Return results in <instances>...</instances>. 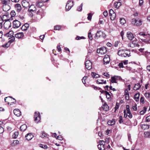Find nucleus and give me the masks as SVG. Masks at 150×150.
I'll use <instances>...</instances> for the list:
<instances>
[{
	"label": "nucleus",
	"instance_id": "nucleus-59",
	"mask_svg": "<svg viewBox=\"0 0 150 150\" xmlns=\"http://www.w3.org/2000/svg\"><path fill=\"white\" fill-rule=\"evenodd\" d=\"M144 3V1L143 0H139V5L141 6Z\"/></svg>",
	"mask_w": 150,
	"mask_h": 150
},
{
	"label": "nucleus",
	"instance_id": "nucleus-39",
	"mask_svg": "<svg viewBox=\"0 0 150 150\" xmlns=\"http://www.w3.org/2000/svg\"><path fill=\"white\" fill-rule=\"evenodd\" d=\"M110 18L111 20H114L115 19L116 17L115 13L113 14L110 15Z\"/></svg>",
	"mask_w": 150,
	"mask_h": 150
},
{
	"label": "nucleus",
	"instance_id": "nucleus-15",
	"mask_svg": "<svg viewBox=\"0 0 150 150\" xmlns=\"http://www.w3.org/2000/svg\"><path fill=\"white\" fill-rule=\"evenodd\" d=\"M28 10L31 12H34L36 11V8L35 6L34 5H31L29 8Z\"/></svg>",
	"mask_w": 150,
	"mask_h": 150
},
{
	"label": "nucleus",
	"instance_id": "nucleus-4",
	"mask_svg": "<svg viewBox=\"0 0 150 150\" xmlns=\"http://www.w3.org/2000/svg\"><path fill=\"white\" fill-rule=\"evenodd\" d=\"M73 1L71 2V0H69L67 1L65 7L66 11H68L71 9L73 6Z\"/></svg>",
	"mask_w": 150,
	"mask_h": 150
},
{
	"label": "nucleus",
	"instance_id": "nucleus-10",
	"mask_svg": "<svg viewBox=\"0 0 150 150\" xmlns=\"http://www.w3.org/2000/svg\"><path fill=\"white\" fill-rule=\"evenodd\" d=\"M85 66L86 68L88 70H90L92 68V63L89 60H86L85 63Z\"/></svg>",
	"mask_w": 150,
	"mask_h": 150
},
{
	"label": "nucleus",
	"instance_id": "nucleus-24",
	"mask_svg": "<svg viewBox=\"0 0 150 150\" xmlns=\"http://www.w3.org/2000/svg\"><path fill=\"white\" fill-rule=\"evenodd\" d=\"M118 77L117 76H115L112 77L111 78V80L110 82L112 83H117L116 80L117 79Z\"/></svg>",
	"mask_w": 150,
	"mask_h": 150
},
{
	"label": "nucleus",
	"instance_id": "nucleus-8",
	"mask_svg": "<svg viewBox=\"0 0 150 150\" xmlns=\"http://www.w3.org/2000/svg\"><path fill=\"white\" fill-rule=\"evenodd\" d=\"M99 144L98 145V148L99 150H104L105 149L104 141L100 140L99 142Z\"/></svg>",
	"mask_w": 150,
	"mask_h": 150
},
{
	"label": "nucleus",
	"instance_id": "nucleus-31",
	"mask_svg": "<svg viewBox=\"0 0 150 150\" xmlns=\"http://www.w3.org/2000/svg\"><path fill=\"white\" fill-rule=\"evenodd\" d=\"M12 98L11 96H8V97L5 98L4 99L5 102L7 103V104H9V103L8 101L10 99H11Z\"/></svg>",
	"mask_w": 150,
	"mask_h": 150
},
{
	"label": "nucleus",
	"instance_id": "nucleus-16",
	"mask_svg": "<svg viewBox=\"0 0 150 150\" xmlns=\"http://www.w3.org/2000/svg\"><path fill=\"white\" fill-rule=\"evenodd\" d=\"M15 36L17 38L20 39L23 38L24 36V35L23 33H18L15 35Z\"/></svg>",
	"mask_w": 150,
	"mask_h": 150
},
{
	"label": "nucleus",
	"instance_id": "nucleus-57",
	"mask_svg": "<svg viewBox=\"0 0 150 150\" xmlns=\"http://www.w3.org/2000/svg\"><path fill=\"white\" fill-rule=\"evenodd\" d=\"M119 106V104L117 103H116L115 106V112L118 108Z\"/></svg>",
	"mask_w": 150,
	"mask_h": 150
},
{
	"label": "nucleus",
	"instance_id": "nucleus-45",
	"mask_svg": "<svg viewBox=\"0 0 150 150\" xmlns=\"http://www.w3.org/2000/svg\"><path fill=\"white\" fill-rule=\"evenodd\" d=\"M16 13L14 11H11L10 13L11 17H14L16 15Z\"/></svg>",
	"mask_w": 150,
	"mask_h": 150
},
{
	"label": "nucleus",
	"instance_id": "nucleus-13",
	"mask_svg": "<svg viewBox=\"0 0 150 150\" xmlns=\"http://www.w3.org/2000/svg\"><path fill=\"white\" fill-rule=\"evenodd\" d=\"M127 37L128 39L130 40H132L134 38V37L132 33L131 32H128L127 33Z\"/></svg>",
	"mask_w": 150,
	"mask_h": 150
},
{
	"label": "nucleus",
	"instance_id": "nucleus-33",
	"mask_svg": "<svg viewBox=\"0 0 150 150\" xmlns=\"http://www.w3.org/2000/svg\"><path fill=\"white\" fill-rule=\"evenodd\" d=\"M144 96L149 100H150V94L149 93H145L144 94Z\"/></svg>",
	"mask_w": 150,
	"mask_h": 150
},
{
	"label": "nucleus",
	"instance_id": "nucleus-41",
	"mask_svg": "<svg viewBox=\"0 0 150 150\" xmlns=\"http://www.w3.org/2000/svg\"><path fill=\"white\" fill-rule=\"evenodd\" d=\"M13 33L12 31H10L6 34V35L8 37H11L13 35Z\"/></svg>",
	"mask_w": 150,
	"mask_h": 150
},
{
	"label": "nucleus",
	"instance_id": "nucleus-7",
	"mask_svg": "<svg viewBox=\"0 0 150 150\" xmlns=\"http://www.w3.org/2000/svg\"><path fill=\"white\" fill-rule=\"evenodd\" d=\"M13 28H19L21 25V22L17 20H15L13 22Z\"/></svg>",
	"mask_w": 150,
	"mask_h": 150
},
{
	"label": "nucleus",
	"instance_id": "nucleus-26",
	"mask_svg": "<svg viewBox=\"0 0 150 150\" xmlns=\"http://www.w3.org/2000/svg\"><path fill=\"white\" fill-rule=\"evenodd\" d=\"M97 83L98 84H105L106 82V81H104L103 79H99L97 81Z\"/></svg>",
	"mask_w": 150,
	"mask_h": 150
},
{
	"label": "nucleus",
	"instance_id": "nucleus-9",
	"mask_svg": "<svg viewBox=\"0 0 150 150\" xmlns=\"http://www.w3.org/2000/svg\"><path fill=\"white\" fill-rule=\"evenodd\" d=\"M97 52L98 53H100L101 54H104L106 53L107 50L105 47H102L100 48L99 49H98L97 50Z\"/></svg>",
	"mask_w": 150,
	"mask_h": 150
},
{
	"label": "nucleus",
	"instance_id": "nucleus-32",
	"mask_svg": "<svg viewBox=\"0 0 150 150\" xmlns=\"http://www.w3.org/2000/svg\"><path fill=\"white\" fill-rule=\"evenodd\" d=\"M120 23L122 25H124L126 23V21L124 18H120Z\"/></svg>",
	"mask_w": 150,
	"mask_h": 150
},
{
	"label": "nucleus",
	"instance_id": "nucleus-36",
	"mask_svg": "<svg viewBox=\"0 0 150 150\" xmlns=\"http://www.w3.org/2000/svg\"><path fill=\"white\" fill-rule=\"evenodd\" d=\"M144 136L146 137H150V132H146L144 133Z\"/></svg>",
	"mask_w": 150,
	"mask_h": 150
},
{
	"label": "nucleus",
	"instance_id": "nucleus-3",
	"mask_svg": "<svg viewBox=\"0 0 150 150\" xmlns=\"http://www.w3.org/2000/svg\"><path fill=\"white\" fill-rule=\"evenodd\" d=\"M132 24L134 25L137 26H139L142 25V22L141 20L137 21L135 18L132 19Z\"/></svg>",
	"mask_w": 150,
	"mask_h": 150
},
{
	"label": "nucleus",
	"instance_id": "nucleus-50",
	"mask_svg": "<svg viewBox=\"0 0 150 150\" xmlns=\"http://www.w3.org/2000/svg\"><path fill=\"white\" fill-rule=\"evenodd\" d=\"M47 136V134L45 132H43L40 136L42 138H44Z\"/></svg>",
	"mask_w": 150,
	"mask_h": 150
},
{
	"label": "nucleus",
	"instance_id": "nucleus-19",
	"mask_svg": "<svg viewBox=\"0 0 150 150\" xmlns=\"http://www.w3.org/2000/svg\"><path fill=\"white\" fill-rule=\"evenodd\" d=\"M29 27V25L27 23H26L23 25L21 29L23 31H25L27 30Z\"/></svg>",
	"mask_w": 150,
	"mask_h": 150
},
{
	"label": "nucleus",
	"instance_id": "nucleus-52",
	"mask_svg": "<svg viewBox=\"0 0 150 150\" xmlns=\"http://www.w3.org/2000/svg\"><path fill=\"white\" fill-rule=\"evenodd\" d=\"M86 78H87V76H85L83 77V78H82V82L84 84H85L86 83L85 80L86 79Z\"/></svg>",
	"mask_w": 150,
	"mask_h": 150
},
{
	"label": "nucleus",
	"instance_id": "nucleus-1",
	"mask_svg": "<svg viewBox=\"0 0 150 150\" xmlns=\"http://www.w3.org/2000/svg\"><path fill=\"white\" fill-rule=\"evenodd\" d=\"M2 4L4 5L3 7V10L4 11H7L10 8V6L8 4L10 2V0H1Z\"/></svg>",
	"mask_w": 150,
	"mask_h": 150
},
{
	"label": "nucleus",
	"instance_id": "nucleus-46",
	"mask_svg": "<svg viewBox=\"0 0 150 150\" xmlns=\"http://www.w3.org/2000/svg\"><path fill=\"white\" fill-rule=\"evenodd\" d=\"M88 16L87 17V19L88 20L91 21V20L92 17V14L90 13H88Z\"/></svg>",
	"mask_w": 150,
	"mask_h": 150
},
{
	"label": "nucleus",
	"instance_id": "nucleus-12",
	"mask_svg": "<svg viewBox=\"0 0 150 150\" xmlns=\"http://www.w3.org/2000/svg\"><path fill=\"white\" fill-rule=\"evenodd\" d=\"M22 4L23 6L26 8L29 7L30 6L28 2L25 0H23L22 1Z\"/></svg>",
	"mask_w": 150,
	"mask_h": 150
},
{
	"label": "nucleus",
	"instance_id": "nucleus-51",
	"mask_svg": "<svg viewBox=\"0 0 150 150\" xmlns=\"http://www.w3.org/2000/svg\"><path fill=\"white\" fill-rule=\"evenodd\" d=\"M61 28L60 26L59 25H56L54 26V30H59Z\"/></svg>",
	"mask_w": 150,
	"mask_h": 150
},
{
	"label": "nucleus",
	"instance_id": "nucleus-20",
	"mask_svg": "<svg viewBox=\"0 0 150 150\" xmlns=\"http://www.w3.org/2000/svg\"><path fill=\"white\" fill-rule=\"evenodd\" d=\"M102 33H103V32L100 31H97L96 34L95 38L96 39H97L99 38H100L101 35H102Z\"/></svg>",
	"mask_w": 150,
	"mask_h": 150
},
{
	"label": "nucleus",
	"instance_id": "nucleus-58",
	"mask_svg": "<svg viewBox=\"0 0 150 150\" xmlns=\"http://www.w3.org/2000/svg\"><path fill=\"white\" fill-rule=\"evenodd\" d=\"M127 115L130 118H131L132 117V115L131 114L130 111L129 112H127Z\"/></svg>",
	"mask_w": 150,
	"mask_h": 150
},
{
	"label": "nucleus",
	"instance_id": "nucleus-47",
	"mask_svg": "<svg viewBox=\"0 0 150 150\" xmlns=\"http://www.w3.org/2000/svg\"><path fill=\"white\" fill-rule=\"evenodd\" d=\"M85 38L83 36L80 37L77 36L76 38V39L77 40H79L81 39H84Z\"/></svg>",
	"mask_w": 150,
	"mask_h": 150
},
{
	"label": "nucleus",
	"instance_id": "nucleus-22",
	"mask_svg": "<svg viewBox=\"0 0 150 150\" xmlns=\"http://www.w3.org/2000/svg\"><path fill=\"white\" fill-rule=\"evenodd\" d=\"M32 137L33 136L30 133H28L25 136L26 139L29 141L30 140L32 139Z\"/></svg>",
	"mask_w": 150,
	"mask_h": 150
},
{
	"label": "nucleus",
	"instance_id": "nucleus-61",
	"mask_svg": "<svg viewBox=\"0 0 150 150\" xmlns=\"http://www.w3.org/2000/svg\"><path fill=\"white\" fill-rule=\"evenodd\" d=\"M4 132V128L0 126V133H2Z\"/></svg>",
	"mask_w": 150,
	"mask_h": 150
},
{
	"label": "nucleus",
	"instance_id": "nucleus-18",
	"mask_svg": "<svg viewBox=\"0 0 150 150\" xmlns=\"http://www.w3.org/2000/svg\"><path fill=\"white\" fill-rule=\"evenodd\" d=\"M130 53L129 51L126 50L125 52L123 53L122 57H129L130 56Z\"/></svg>",
	"mask_w": 150,
	"mask_h": 150
},
{
	"label": "nucleus",
	"instance_id": "nucleus-54",
	"mask_svg": "<svg viewBox=\"0 0 150 150\" xmlns=\"http://www.w3.org/2000/svg\"><path fill=\"white\" fill-rule=\"evenodd\" d=\"M57 139L60 140H62L63 139L61 135H59L57 137Z\"/></svg>",
	"mask_w": 150,
	"mask_h": 150
},
{
	"label": "nucleus",
	"instance_id": "nucleus-5",
	"mask_svg": "<svg viewBox=\"0 0 150 150\" xmlns=\"http://www.w3.org/2000/svg\"><path fill=\"white\" fill-rule=\"evenodd\" d=\"M34 121L36 123H38L40 121L41 118L40 114L39 112H35L34 116Z\"/></svg>",
	"mask_w": 150,
	"mask_h": 150
},
{
	"label": "nucleus",
	"instance_id": "nucleus-44",
	"mask_svg": "<svg viewBox=\"0 0 150 150\" xmlns=\"http://www.w3.org/2000/svg\"><path fill=\"white\" fill-rule=\"evenodd\" d=\"M18 135V132H15L13 135V138L15 139L16 138Z\"/></svg>",
	"mask_w": 150,
	"mask_h": 150
},
{
	"label": "nucleus",
	"instance_id": "nucleus-40",
	"mask_svg": "<svg viewBox=\"0 0 150 150\" xmlns=\"http://www.w3.org/2000/svg\"><path fill=\"white\" fill-rule=\"evenodd\" d=\"M40 146L44 149H47L48 148L47 146L46 145L43 144H40Z\"/></svg>",
	"mask_w": 150,
	"mask_h": 150
},
{
	"label": "nucleus",
	"instance_id": "nucleus-60",
	"mask_svg": "<svg viewBox=\"0 0 150 150\" xmlns=\"http://www.w3.org/2000/svg\"><path fill=\"white\" fill-rule=\"evenodd\" d=\"M19 142L18 140L14 141L13 144L14 145H16L17 144L19 143Z\"/></svg>",
	"mask_w": 150,
	"mask_h": 150
},
{
	"label": "nucleus",
	"instance_id": "nucleus-63",
	"mask_svg": "<svg viewBox=\"0 0 150 150\" xmlns=\"http://www.w3.org/2000/svg\"><path fill=\"white\" fill-rule=\"evenodd\" d=\"M109 13L110 15L115 13L114 11L112 9H111L110 10Z\"/></svg>",
	"mask_w": 150,
	"mask_h": 150
},
{
	"label": "nucleus",
	"instance_id": "nucleus-43",
	"mask_svg": "<svg viewBox=\"0 0 150 150\" xmlns=\"http://www.w3.org/2000/svg\"><path fill=\"white\" fill-rule=\"evenodd\" d=\"M11 43L8 41V42L7 43H6L5 45H2V46L4 47H8L10 45Z\"/></svg>",
	"mask_w": 150,
	"mask_h": 150
},
{
	"label": "nucleus",
	"instance_id": "nucleus-11",
	"mask_svg": "<svg viewBox=\"0 0 150 150\" xmlns=\"http://www.w3.org/2000/svg\"><path fill=\"white\" fill-rule=\"evenodd\" d=\"M110 61V59L108 55H105L103 61L105 64H108Z\"/></svg>",
	"mask_w": 150,
	"mask_h": 150
},
{
	"label": "nucleus",
	"instance_id": "nucleus-27",
	"mask_svg": "<svg viewBox=\"0 0 150 150\" xmlns=\"http://www.w3.org/2000/svg\"><path fill=\"white\" fill-rule=\"evenodd\" d=\"M140 94L139 93H137L135 94L134 96V98L135 101L137 102L139 100Z\"/></svg>",
	"mask_w": 150,
	"mask_h": 150
},
{
	"label": "nucleus",
	"instance_id": "nucleus-53",
	"mask_svg": "<svg viewBox=\"0 0 150 150\" xmlns=\"http://www.w3.org/2000/svg\"><path fill=\"white\" fill-rule=\"evenodd\" d=\"M119 122L120 123H121L123 122V120H122V116H120L119 117Z\"/></svg>",
	"mask_w": 150,
	"mask_h": 150
},
{
	"label": "nucleus",
	"instance_id": "nucleus-49",
	"mask_svg": "<svg viewBox=\"0 0 150 150\" xmlns=\"http://www.w3.org/2000/svg\"><path fill=\"white\" fill-rule=\"evenodd\" d=\"M88 38L91 40H92V35L91 32H89L88 33Z\"/></svg>",
	"mask_w": 150,
	"mask_h": 150
},
{
	"label": "nucleus",
	"instance_id": "nucleus-25",
	"mask_svg": "<svg viewBox=\"0 0 150 150\" xmlns=\"http://www.w3.org/2000/svg\"><path fill=\"white\" fill-rule=\"evenodd\" d=\"M121 4V3L120 2H115L114 4V6L117 8H119Z\"/></svg>",
	"mask_w": 150,
	"mask_h": 150
},
{
	"label": "nucleus",
	"instance_id": "nucleus-35",
	"mask_svg": "<svg viewBox=\"0 0 150 150\" xmlns=\"http://www.w3.org/2000/svg\"><path fill=\"white\" fill-rule=\"evenodd\" d=\"M115 122L114 120H109L108 122V124L109 125H112L115 124Z\"/></svg>",
	"mask_w": 150,
	"mask_h": 150
},
{
	"label": "nucleus",
	"instance_id": "nucleus-28",
	"mask_svg": "<svg viewBox=\"0 0 150 150\" xmlns=\"http://www.w3.org/2000/svg\"><path fill=\"white\" fill-rule=\"evenodd\" d=\"M126 50L121 49L119 50L118 52V54L120 56L122 57L123 53L125 52Z\"/></svg>",
	"mask_w": 150,
	"mask_h": 150
},
{
	"label": "nucleus",
	"instance_id": "nucleus-29",
	"mask_svg": "<svg viewBox=\"0 0 150 150\" xmlns=\"http://www.w3.org/2000/svg\"><path fill=\"white\" fill-rule=\"evenodd\" d=\"M91 75L92 76L95 78H97L100 77V75L99 74L93 72H92Z\"/></svg>",
	"mask_w": 150,
	"mask_h": 150
},
{
	"label": "nucleus",
	"instance_id": "nucleus-2",
	"mask_svg": "<svg viewBox=\"0 0 150 150\" xmlns=\"http://www.w3.org/2000/svg\"><path fill=\"white\" fill-rule=\"evenodd\" d=\"M138 41L135 38L134 40L128 44V46L129 47L134 48L135 47H138L139 45L138 44Z\"/></svg>",
	"mask_w": 150,
	"mask_h": 150
},
{
	"label": "nucleus",
	"instance_id": "nucleus-64",
	"mask_svg": "<svg viewBox=\"0 0 150 150\" xmlns=\"http://www.w3.org/2000/svg\"><path fill=\"white\" fill-rule=\"evenodd\" d=\"M146 122H150V115H149L146 117Z\"/></svg>",
	"mask_w": 150,
	"mask_h": 150
},
{
	"label": "nucleus",
	"instance_id": "nucleus-48",
	"mask_svg": "<svg viewBox=\"0 0 150 150\" xmlns=\"http://www.w3.org/2000/svg\"><path fill=\"white\" fill-rule=\"evenodd\" d=\"M10 38L11 39L9 40V41L10 42V43H11L13 42L14 41L15 38V37L14 36L12 37L11 38Z\"/></svg>",
	"mask_w": 150,
	"mask_h": 150
},
{
	"label": "nucleus",
	"instance_id": "nucleus-30",
	"mask_svg": "<svg viewBox=\"0 0 150 150\" xmlns=\"http://www.w3.org/2000/svg\"><path fill=\"white\" fill-rule=\"evenodd\" d=\"M27 128V126L25 125H21L20 127V129L22 131H24Z\"/></svg>",
	"mask_w": 150,
	"mask_h": 150
},
{
	"label": "nucleus",
	"instance_id": "nucleus-42",
	"mask_svg": "<svg viewBox=\"0 0 150 150\" xmlns=\"http://www.w3.org/2000/svg\"><path fill=\"white\" fill-rule=\"evenodd\" d=\"M83 6V3L81 4L80 6H79L77 8V11H81L82 9Z\"/></svg>",
	"mask_w": 150,
	"mask_h": 150
},
{
	"label": "nucleus",
	"instance_id": "nucleus-62",
	"mask_svg": "<svg viewBox=\"0 0 150 150\" xmlns=\"http://www.w3.org/2000/svg\"><path fill=\"white\" fill-rule=\"evenodd\" d=\"M103 75L107 77H110V75L108 73H104Z\"/></svg>",
	"mask_w": 150,
	"mask_h": 150
},
{
	"label": "nucleus",
	"instance_id": "nucleus-6",
	"mask_svg": "<svg viewBox=\"0 0 150 150\" xmlns=\"http://www.w3.org/2000/svg\"><path fill=\"white\" fill-rule=\"evenodd\" d=\"M5 22L4 24V27L6 29H8L11 27V23L9 19L5 20Z\"/></svg>",
	"mask_w": 150,
	"mask_h": 150
},
{
	"label": "nucleus",
	"instance_id": "nucleus-55",
	"mask_svg": "<svg viewBox=\"0 0 150 150\" xmlns=\"http://www.w3.org/2000/svg\"><path fill=\"white\" fill-rule=\"evenodd\" d=\"M118 66L120 68H123L124 67L123 66V63L122 62H120Z\"/></svg>",
	"mask_w": 150,
	"mask_h": 150
},
{
	"label": "nucleus",
	"instance_id": "nucleus-37",
	"mask_svg": "<svg viewBox=\"0 0 150 150\" xmlns=\"http://www.w3.org/2000/svg\"><path fill=\"white\" fill-rule=\"evenodd\" d=\"M105 95L106 96V97L107 99L110 100L111 95L107 91L106 92V93L105 94Z\"/></svg>",
	"mask_w": 150,
	"mask_h": 150
},
{
	"label": "nucleus",
	"instance_id": "nucleus-23",
	"mask_svg": "<svg viewBox=\"0 0 150 150\" xmlns=\"http://www.w3.org/2000/svg\"><path fill=\"white\" fill-rule=\"evenodd\" d=\"M142 129L144 130L148 129L149 128V125L145 124H143L141 125Z\"/></svg>",
	"mask_w": 150,
	"mask_h": 150
},
{
	"label": "nucleus",
	"instance_id": "nucleus-34",
	"mask_svg": "<svg viewBox=\"0 0 150 150\" xmlns=\"http://www.w3.org/2000/svg\"><path fill=\"white\" fill-rule=\"evenodd\" d=\"M36 5L37 6L40 8L43 5V4L41 2H39L36 3Z\"/></svg>",
	"mask_w": 150,
	"mask_h": 150
},
{
	"label": "nucleus",
	"instance_id": "nucleus-38",
	"mask_svg": "<svg viewBox=\"0 0 150 150\" xmlns=\"http://www.w3.org/2000/svg\"><path fill=\"white\" fill-rule=\"evenodd\" d=\"M103 110L105 111H107L108 110V106L106 104H105L103 105Z\"/></svg>",
	"mask_w": 150,
	"mask_h": 150
},
{
	"label": "nucleus",
	"instance_id": "nucleus-56",
	"mask_svg": "<svg viewBox=\"0 0 150 150\" xmlns=\"http://www.w3.org/2000/svg\"><path fill=\"white\" fill-rule=\"evenodd\" d=\"M140 102L142 103H144V98L143 97H141L140 99Z\"/></svg>",
	"mask_w": 150,
	"mask_h": 150
},
{
	"label": "nucleus",
	"instance_id": "nucleus-21",
	"mask_svg": "<svg viewBox=\"0 0 150 150\" xmlns=\"http://www.w3.org/2000/svg\"><path fill=\"white\" fill-rule=\"evenodd\" d=\"M141 87V85L139 83H137L136 84L133 88V89L134 90L137 91L139 90Z\"/></svg>",
	"mask_w": 150,
	"mask_h": 150
},
{
	"label": "nucleus",
	"instance_id": "nucleus-14",
	"mask_svg": "<svg viewBox=\"0 0 150 150\" xmlns=\"http://www.w3.org/2000/svg\"><path fill=\"white\" fill-rule=\"evenodd\" d=\"M15 8L17 12H20L21 10V5L19 4H16L15 5Z\"/></svg>",
	"mask_w": 150,
	"mask_h": 150
},
{
	"label": "nucleus",
	"instance_id": "nucleus-17",
	"mask_svg": "<svg viewBox=\"0 0 150 150\" xmlns=\"http://www.w3.org/2000/svg\"><path fill=\"white\" fill-rule=\"evenodd\" d=\"M14 114L17 116H19L21 115V112L18 109H15L13 110Z\"/></svg>",
	"mask_w": 150,
	"mask_h": 150
}]
</instances>
